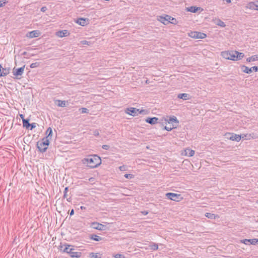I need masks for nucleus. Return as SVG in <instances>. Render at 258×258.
I'll return each mask as SVG.
<instances>
[{"label":"nucleus","instance_id":"nucleus-53","mask_svg":"<svg viewBox=\"0 0 258 258\" xmlns=\"http://www.w3.org/2000/svg\"><path fill=\"white\" fill-rule=\"evenodd\" d=\"M2 67L1 65L0 64V77H2V75H1L2 72Z\"/></svg>","mask_w":258,"mask_h":258},{"label":"nucleus","instance_id":"nucleus-17","mask_svg":"<svg viewBox=\"0 0 258 258\" xmlns=\"http://www.w3.org/2000/svg\"><path fill=\"white\" fill-rule=\"evenodd\" d=\"M187 12L191 13H196L198 10H201V8L195 6H191L186 9Z\"/></svg>","mask_w":258,"mask_h":258},{"label":"nucleus","instance_id":"nucleus-1","mask_svg":"<svg viewBox=\"0 0 258 258\" xmlns=\"http://www.w3.org/2000/svg\"><path fill=\"white\" fill-rule=\"evenodd\" d=\"M81 162L90 168H95L101 164V159L96 155H90L82 159Z\"/></svg>","mask_w":258,"mask_h":258},{"label":"nucleus","instance_id":"nucleus-45","mask_svg":"<svg viewBox=\"0 0 258 258\" xmlns=\"http://www.w3.org/2000/svg\"><path fill=\"white\" fill-rule=\"evenodd\" d=\"M102 147L104 150H108L109 148V146L106 145H103Z\"/></svg>","mask_w":258,"mask_h":258},{"label":"nucleus","instance_id":"nucleus-40","mask_svg":"<svg viewBox=\"0 0 258 258\" xmlns=\"http://www.w3.org/2000/svg\"><path fill=\"white\" fill-rule=\"evenodd\" d=\"M169 22L172 24H175L177 22V20L176 19L172 17L171 19L170 22Z\"/></svg>","mask_w":258,"mask_h":258},{"label":"nucleus","instance_id":"nucleus-62","mask_svg":"<svg viewBox=\"0 0 258 258\" xmlns=\"http://www.w3.org/2000/svg\"><path fill=\"white\" fill-rule=\"evenodd\" d=\"M257 4H258V1H257Z\"/></svg>","mask_w":258,"mask_h":258},{"label":"nucleus","instance_id":"nucleus-10","mask_svg":"<svg viewBox=\"0 0 258 258\" xmlns=\"http://www.w3.org/2000/svg\"><path fill=\"white\" fill-rule=\"evenodd\" d=\"M75 249L72 248V250H70V256L73 258H79L82 256V253L79 251H75Z\"/></svg>","mask_w":258,"mask_h":258},{"label":"nucleus","instance_id":"nucleus-34","mask_svg":"<svg viewBox=\"0 0 258 258\" xmlns=\"http://www.w3.org/2000/svg\"><path fill=\"white\" fill-rule=\"evenodd\" d=\"M255 239H245L241 241L242 243H244L245 244H250V242L251 241L255 240Z\"/></svg>","mask_w":258,"mask_h":258},{"label":"nucleus","instance_id":"nucleus-33","mask_svg":"<svg viewBox=\"0 0 258 258\" xmlns=\"http://www.w3.org/2000/svg\"><path fill=\"white\" fill-rule=\"evenodd\" d=\"M217 25L222 27H225L226 26L225 23L220 19L218 20Z\"/></svg>","mask_w":258,"mask_h":258},{"label":"nucleus","instance_id":"nucleus-3","mask_svg":"<svg viewBox=\"0 0 258 258\" xmlns=\"http://www.w3.org/2000/svg\"><path fill=\"white\" fill-rule=\"evenodd\" d=\"M221 56L226 59L235 61V51H222L221 52Z\"/></svg>","mask_w":258,"mask_h":258},{"label":"nucleus","instance_id":"nucleus-20","mask_svg":"<svg viewBox=\"0 0 258 258\" xmlns=\"http://www.w3.org/2000/svg\"><path fill=\"white\" fill-rule=\"evenodd\" d=\"M167 122L169 124H172L173 123H178V120L175 116H173L169 117L167 120Z\"/></svg>","mask_w":258,"mask_h":258},{"label":"nucleus","instance_id":"nucleus-58","mask_svg":"<svg viewBox=\"0 0 258 258\" xmlns=\"http://www.w3.org/2000/svg\"><path fill=\"white\" fill-rule=\"evenodd\" d=\"M81 209H85V208L84 207H83V206H81Z\"/></svg>","mask_w":258,"mask_h":258},{"label":"nucleus","instance_id":"nucleus-14","mask_svg":"<svg viewBox=\"0 0 258 258\" xmlns=\"http://www.w3.org/2000/svg\"><path fill=\"white\" fill-rule=\"evenodd\" d=\"M158 120V118L156 117H148L146 119V121L147 123H150L151 124H155L157 123Z\"/></svg>","mask_w":258,"mask_h":258},{"label":"nucleus","instance_id":"nucleus-6","mask_svg":"<svg viewBox=\"0 0 258 258\" xmlns=\"http://www.w3.org/2000/svg\"><path fill=\"white\" fill-rule=\"evenodd\" d=\"M241 69L243 72L246 74H250L252 71L257 72L258 71V67L253 66L251 68H248L244 65L241 67Z\"/></svg>","mask_w":258,"mask_h":258},{"label":"nucleus","instance_id":"nucleus-22","mask_svg":"<svg viewBox=\"0 0 258 258\" xmlns=\"http://www.w3.org/2000/svg\"><path fill=\"white\" fill-rule=\"evenodd\" d=\"M89 257L91 258H101L102 254L98 252H91L89 253Z\"/></svg>","mask_w":258,"mask_h":258},{"label":"nucleus","instance_id":"nucleus-16","mask_svg":"<svg viewBox=\"0 0 258 258\" xmlns=\"http://www.w3.org/2000/svg\"><path fill=\"white\" fill-rule=\"evenodd\" d=\"M171 18V17L168 15H166L165 17H161L160 21L163 24H166L170 22Z\"/></svg>","mask_w":258,"mask_h":258},{"label":"nucleus","instance_id":"nucleus-46","mask_svg":"<svg viewBox=\"0 0 258 258\" xmlns=\"http://www.w3.org/2000/svg\"><path fill=\"white\" fill-rule=\"evenodd\" d=\"M47 10V8L46 7H43L41 8V11L42 12H45Z\"/></svg>","mask_w":258,"mask_h":258},{"label":"nucleus","instance_id":"nucleus-36","mask_svg":"<svg viewBox=\"0 0 258 258\" xmlns=\"http://www.w3.org/2000/svg\"><path fill=\"white\" fill-rule=\"evenodd\" d=\"M39 66V63L36 62L31 64L30 68H35Z\"/></svg>","mask_w":258,"mask_h":258},{"label":"nucleus","instance_id":"nucleus-37","mask_svg":"<svg viewBox=\"0 0 258 258\" xmlns=\"http://www.w3.org/2000/svg\"><path fill=\"white\" fill-rule=\"evenodd\" d=\"M80 110L81 111L82 113H88V110L86 108H81L80 109Z\"/></svg>","mask_w":258,"mask_h":258},{"label":"nucleus","instance_id":"nucleus-44","mask_svg":"<svg viewBox=\"0 0 258 258\" xmlns=\"http://www.w3.org/2000/svg\"><path fill=\"white\" fill-rule=\"evenodd\" d=\"M254 10L258 11V4L257 3V1H255Z\"/></svg>","mask_w":258,"mask_h":258},{"label":"nucleus","instance_id":"nucleus-51","mask_svg":"<svg viewBox=\"0 0 258 258\" xmlns=\"http://www.w3.org/2000/svg\"><path fill=\"white\" fill-rule=\"evenodd\" d=\"M125 112L127 113V114H129V108H126L125 110Z\"/></svg>","mask_w":258,"mask_h":258},{"label":"nucleus","instance_id":"nucleus-18","mask_svg":"<svg viewBox=\"0 0 258 258\" xmlns=\"http://www.w3.org/2000/svg\"><path fill=\"white\" fill-rule=\"evenodd\" d=\"M52 134V129L50 127H49L46 131V134L47 135V136L45 138H43V139H47L48 141H49V140L51 139Z\"/></svg>","mask_w":258,"mask_h":258},{"label":"nucleus","instance_id":"nucleus-9","mask_svg":"<svg viewBox=\"0 0 258 258\" xmlns=\"http://www.w3.org/2000/svg\"><path fill=\"white\" fill-rule=\"evenodd\" d=\"M144 111V110H140L134 107H130V115L136 116L139 114L142 113Z\"/></svg>","mask_w":258,"mask_h":258},{"label":"nucleus","instance_id":"nucleus-55","mask_svg":"<svg viewBox=\"0 0 258 258\" xmlns=\"http://www.w3.org/2000/svg\"><path fill=\"white\" fill-rule=\"evenodd\" d=\"M224 1H225L227 3H230L231 2V0H223Z\"/></svg>","mask_w":258,"mask_h":258},{"label":"nucleus","instance_id":"nucleus-38","mask_svg":"<svg viewBox=\"0 0 258 258\" xmlns=\"http://www.w3.org/2000/svg\"><path fill=\"white\" fill-rule=\"evenodd\" d=\"M114 258H124V256L123 254H116L113 255Z\"/></svg>","mask_w":258,"mask_h":258},{"label":"nucleus","instance_id":"nucleus-41","mask_svg":"<svg viewBox=\"0 0 258 258\" xmlns=\"http://www.w3.org/2000/svg\"><path fill=\"white\" fill-rule=\"evenodd\" d=\"M93 224V225H95V224H97L98 225L97 227H94V228H95L96 229H99V230L101 229V227L102 226V224H99L95 223H94Z\"/></svg>","mask_w":258,"mask_h":258},{"label":"nucleus","instance_id":"nucleus-29","mask_svg":"<svg viewBox=\"0 0 258 258\" xmlns=\"http://www.w3.org/2000/svg\"><path fill=\"white\" fill-rule=\"evenodd\" d=\"M205 215L206 217L210 219H215L216 217V216L214 214L210 213H206Z\"/></svg>","mask_w":258,"mask_h":258},{"label":"nucleus","instance_id":"nucleus-21","mask_svg":"<svg viewBox=\"0 0 258 258\" xmlns=\"http://www.w3.org/2000/svg\"><path fill=\"white\" fill-rule=\"evenodd\" d=\"M76 22L79 25L84 26L86 24V21L85 19L79 18L76 21Z\"/></svg>","mask_w":258,"mask_h":258},{"label":"nucleus","instance_id":"nucleus-8","mask_svg":"<svg viewBox=\"0 0 258 258\" xmlns=\"http://www.w3.org/2000/svg\"><path fill=\"white\" fill-rule=\"evenodd\" d=\"M25 66L18 69L14 68L13 69V75L15 76H21L24 71Z\"/></svg>","mask_w":258,"mask_h":258},{"label":"nucleus","instance_id":"nucleus-2","mask_svg":"<svg viewBox=\"0 0 258 258\" xmlns=\"http://www.w3.org/2000/svg\"><path fill=\"white\" fill-rule=\"evenodd\" d=\"M49 144L47 139H42V141L37 143V146L39 150L43 153L46 151Z\"/></svg>","mask_w":258,"mask_h":258},{"label":"nucleus","instance_id":"nucleus-26","mask_svg":"<svg viewBox=\"0 0 258 258\" xmlns=\"http://www.w3.org/2000/svg\"><path fill=\"white\" fill-rule=\"evenodd\" d=\"M178 98L184 100L188 99V94L186 93H181L178 95Z\"/></svg>","mask_w":258,"mask_h":258},{"label":"nucleus","instance_id":"nucleus-54","mask_svg":"<svg viewBox=\"0 0 258 258\" xmlns=\"http://www.w3.org/2000/svg\"><path fill=\"white\" fill-rule=\"evenodd\" d=\"M124 177H125V178H128V177H129V174H125L124 175Z\"/></svg>","mask_w":258,"mask_h":258},{"label":"nucleus","instance_id":"nucleus-39","mask_svg":"<svg viewBox=\"0 0 258 258\" xmlns=\"http://www.w3.org/2000/svg\"><path fill=\"white\" fill-rule=\"evenodd\" d=\"M93 135L95 136H98L99 135V133L98 130H95L93 132Z\"/></svg>","mask_w":258,"mask_h":258},{"label":"nucleus","instance_id":"nucleus-61","mask_svg":"<svg viewBox=\"0 0 258 258\" xmlns=\"http://www.w3.org/2000/svg\"><path fill=\"white\" fill-rule=\"evenodd\" d=\"M130 74H134V72H132V73L130 72Z\"/></svg>","mask_w":258,"mask_h":258},{"label":"nucleus","instance_id":"nucleus-15","mask_svg":"<svg viewBox=\"0 0 258 258\" xmlns=\"http://www.w3.org/2000/svg\"><path fill=\"white\" fill-rule=\"evenodd\" d=\"M229 139L232 141H235L236 142H239L241 139V137L240 136V135H237L235 134H232L229 137Z\"/></svg>","mask_w":258,"mask_h":258},{"label":"nucleus","instance_id":"nucleus-31","mask_svg":"<svg viewBox=\"0 0 258 258\" xmlns=\"http://www.w3.org/2000/svg\"><path fill=\"white\" fill-rule=\"evenodd\" d=\"M23 126L26 127V128H29V127L30 125V123H29L28 120L23 119Z\"/></svg>","mask_w":258,"mask_h":258},{"label":"nucleus","instance_id":"nucleus-48","mask_svg":"<svg viewBox=\"0 0 258 258\" xmlns=\"http://www.w3.org/2000/svg\"><path fill=\"white\" fill-rule=\"evenodd\" d=\"M141 213L143 215H147L148 214V212L147 211H142Z\"/></svg>","mask_w":258,"mask_h":258},{"label":"nucleus","instance_id":"nucleus-50","mask_svg":"<svg viewBox=\"0 0 258 258\" xmlns=\"http://www.w3.org/2000/svg\"><path fill=\"white\" fill-rule=\"evenodd\" d=\"M81 42H82V43L83 44H87V45H88V44H89V42H88V41H85V40H84V41H82Z\"/></svg>","mask_w":258,"mask_h":258},{"label":"nucleus","instance_id":"nucleus-27","mask_svg":"<svg viewBox=\"0 0 258 258\" xmlns=\"http://www.w3.org/2000/svg\"><path fill=\"white\" fill-rule=\"evenodd\" d=\"M149 246L150 249L153 250H156L158 249V245L154 242L151 243Z\"/></svg>","mask_w":258,"mask_h":258},{"label":"nucleus","instance_id":"nucleus-19","mask_svg":"<svg viewBox=\"0 0 258 258\" xmlns=\"http://www.w3.org/2000/svg\"><path fill=\"white\" fill-rule=\"evenodd\" d=\"M235 60L241 59L244 56L243 53L239 52L237 51H235Z\"/></svg>","mask_w":258,"mask_h":258},{"label":"nucleus","instance_id":"nucleus-49","mask_svg":"<svg viewBox=\"0 0 258 258\" xmlns=\"http://www.w3.org/2000/svg\"><path fill=\"white\" fill-rule=\"evenodd\" d=\"M5 4H6L5 2H3L2 1H0V8L3 7Z\"/></svg>","mask_w":258,"mask_h":258},{"label":"nucleus","instance_id":"nucleus-30","mask_svg":"<svg viewBox=\"0 0 258 258\" xmlns=\"http://www.w3.org/2000/svg\"><path fill=\"white\" fill-rule=\"evenodd\" d=\"M9 73V69H7L6 68H3L2 72V77H4L7 76Z\"/></svg>","mask_w":258,"mask_h":258},{"label":"nucleus","instance_id":"nucleus-5","mask_svg":"<svg viewBox=\"0 0 258 258\" xmlns=\"http://www.w3.org/2000/svg\"><path fill=\"white\" fill-rule=\"evenodd\" d=\"M166 196L168 199L174 201H179L181 199L180 195L172 192L167 193Z\"/></svg>","mask_w":258,"mask_h":258},{"label":"nucleus","instance_id":"nucleus-12","mask_svg":"<svg viewBox=\"0 0 258 258\" xmlns=\"http://www.w3.org/2000/svg\"><path fill=\"white\" fill-rule=\"evenodd\" d=\"M64 246V248L63 249H62V248L63 247V245H60V250L62 251L63 252L67 253L68 254H70V250L71 251L73 248H70V247H72V245L69 244H64L63 245Z\"/></svg>","mask_w":258,"mask_h":258},{"label":"nucleus","instance_id":"nucleus-52","mask_svg":"<svg viewBox=\"0 0 258 258\" xmlns=\"http://www.w3.org/2000/svg\"><path fill=\"white\" fill-rule=\"evenodd\" d=\"M74 213V211L73 209H72L70 212V215H73Z\"/></svg>","mask_w":258,"mask_h":258},{"label":"nucleus","instance_id":"nucleus-32","mask_svg":"<svg viewBox=\"0 0 258 258\" xmlns=\"http://www.w3.org/2000/svg\"><path fill=\"white\" fill-rule=\"evenodd\" d=\"M91 238L92 239L96 241H99L101 240V238L97 235H92Z\"/></svg>","mask_w":258,"mask_h":258},{"label":"nucleus","instance_id":"nucleus-43","mask_svg":"<svg viewBox=\"0 0 258 258\" xmlns=\"http://www.w3.org/2000/svg\"><path fill=\"white\" fill-rule=\"evenodd\" d=\"M30 130H32L33 128H35L36 127V123H32L30 124Z\"/></svg>","mask_w":258,"mask_h":258},{"label":"nucleus","instance_id":"nucleus-23","mask_svg":"<svg viewBox=\"0 0 258 258\" xmlns=\"http://www.w3.org/2000/svg\"><path fill=\"white\" fill-rule=\"evenodd\" d=\"M256 60H258V54L253 55L251 57L246 58V61L248 62H250L251 61H254Z\"/></svg>","mask_w":258,"mask_h":258},{"label":"nucleus","instance_id":"nucleus-60","mask_svg":"<svg viewBox=\"0 0 258 258\" xmlns=\"http://www.w3.org/2000/svg\"><path fill=\"white\" fill-rule=\"evenodd\" d=\"M132 80H133V81H134V80H135V79H134V78H133V79H132ZM135 80H137V78L136 77V78H135Z\"/></svg>","mask_w":258,"mask_h":258},{"label":"nucleus","instance_id":"nucleus-42","mask_svg":"<svg viewBox=\"0 0 258 258\" xmlns=\"http://www.w3.org/2000/svg\"><path fill=\"white\" fill-rule=\"evenodd\" d=\"M120 171H125L126 170L127 167L124 165L121 166L119 167Z\"/></svg>","mask_w":258,"mask_h":258},{"label":"nucleus","instance_id":"nucleus-11","mask_svg":"<svg viewBox=\"0 0 258 258\" xmlns=\"http://www.w3.org/2000/svg\"><path fill=\"white\" fill-rule=\"evenodd\" d=\"M240 136L241 139L244 140H250L251 139H254L256 138L253 133L241 134Z\"/></svg>","mask_w":258,"mask_h":258},{"label":"nucleus","instance_id":"nucleus-56","mask_svg":"<svg viewBox=\"0 0 258 258\" xmlns=\"http://www.w3.org/2000/svg\"><path fill=\"white\" fill-rule=\"evenodd\" d=\"M20 116L21 118L22 119V120L23 119H24V115L23 114H20Z\"/></svg>","mask_w":258,"mask_h":258},{"label":"nucleus","instance_id":"nucleus-28","mask_svg":"<svg viewBox=\"0 0 258 258\" xmlns=\"http://www.w3.org/2000/svg\"><path fill=\"white\" fill-rule=\"evenodd\" d=\"M57 101L58 102L57 105L58 106L61 107H64L66 106L67 102L66 101L58 100H57Z\"/></svg>","mask_w":258,"mask_h":258},{"label":"nucleus","instance_id":"nucleus-4","mask_svg":"<svg viewBox=\"0 0 258 258\" xmlns=\"http://www.w3.org/2000/svg\"><path fill=\"white\" fill-rule=\"evenodd\" d=\"M189 36L193 38L196 39H203L206 37L207 35L206 34L202 32L194 31L191 32L189 33Z\"/></svg>","mask_w":258,"mask_h":258},{"label":"nucleus","instance_id":"nucleus-13","mask_svg":"<svg viewBox=\"0 0 258 258\" xmlns=\"http://www.w3.org/2000/svg\"><path fill=\"white\" fill-rule=\"evenodd\" d=\"M69 35V32L67 30H60L56 33V35L59 37H63Z\"/></svg>","mask_w":258,"mask_h":258},{"label":"nucleus","instance_id":"nucleus-24","mask_svg":"<svg viewBox=\"0 0 258 258\" xmlns=\"http://www.w3.org/2000/svg\"><path fill=\"white\" fill-rule=\"evenodd\" d=\"M255 2H249L247 4L245 8L248 9L254 10Z\"/></svg>","mask_w":258,"mask_h":258},{"label":"nucleus","instance_id":"nucleus-25","mask_svg":"<svg viewBox=\"0 0 258 258\" xmlns=\"http://www.w3.org/2000/svg\"><path fill=\"white\" fill-rule=\"evenodd\" d=\"M185 155L188 157H192L195 154V151L190 150L189 149H186L185 150Z\"/></svg>","mask_w":258,"mask_h":258},{"label":"nucleus","instance_id":"nucleus-7","mask_svg":"<svg viewBox=\"0 0 258 258\" xmlns=\"http://www.w3.org/2000/svg\"><path fill=\"white\" fill-rule=\"evenodd\" d=\"M40 35V33L38 30H33L27 33L26 37L30 38H33L38 37Z\"/></svg>","mask_w":258,"mask_h":258},{"label":"nucleus","instance_id":"nucleus-59","mask_svg":"<svg viewBox=\"0 0 258 258\" xmlns=\"http://www.w3.org/2000/svg\"><path fill=\"white\" fill-rule=\"evenodd\" d=\"M132 177H133V175H132V174H130V178H132Z\"/></svg>","mask_w":258,"mask_h":258},{"label":"nucleus","instance_id":"nucleus-47","mask_svg":"<svg viewBox=\"0 0 258 258\" xmlns=\"http://www.w3.org/2000/svg\"><path fill=\"white\" fill-rule=\"evenodd\" d=\"M68 190V187H66L64 189V195H63L64 197H67V192Z\"/></svg>","mask_w":258,"mask_h":258},{"label":"nucleus","instance_id":"nucleus-35","mask_svg":"<svg viewBox=\"0 0 258 258\" xmlns=\"http://www.w3.org/2000/svg\"><path fill=\"white\" fill-rule=\"evenodd\" d=\"M175 127L176 126H174V125H172V126L170 125L169 126H165L164 129L167 131H171L173 128Z\"/></svg>","mask_w":258,"mask_h":258},{"label":"nucleus","instance_id":"nucleus-57","mask_svg":"<svg viewBox=\"0 0 258 258\" xmlns=\"http://www.w3.org/2000/svg\"><path fill=\"white\" fill-rule=\"evenodd\" d=\"M255 240H253V241H251L250 242V244H254L255 243Z\"/></svg>","mask_w":258,"mask_h":258}]
</instances>
